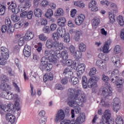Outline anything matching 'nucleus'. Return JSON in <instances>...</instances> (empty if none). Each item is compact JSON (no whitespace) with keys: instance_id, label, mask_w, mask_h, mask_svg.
<instances>
[{"instance_id":"nucleus-1","label":"nucleus","mask_w":124,"mask_h":124,"mask_svg":"<svg viewBox=\"0 0 124 124\" xmlns=\"http://www.w3.org/2000/svg\"><path fill=\"white\" fill-rule=\"evenodd\" d=\"M119 70L115 69L112 71L110 76V79L112 83H115L117 88H121L124 83V80L118 77Z\"/></svg>"},{"instance_id":"nucleus-2","label":"nucleus","mask_w":124,"mask_h":124,"mask_svg":"<svg viewBox=\"0 0 124 124\" xmlns=\"http://www.w3.org/2000/svg\"><path fill=\"white\" fill-rule=\"evenodd\" d=\"M101 95L103 97H102L101 102L100 104H101L104 107H108L109 104L106 103V99H108L109 96L112 95V90H111V88H104Z\"/></svg>"},{"instance_id":"nucleus-3","label":"nucleus","mask_w":124,"mask_h":124,"mask_svg":"<svg viewBox=\"0 0 124 124\" xmlns=\"http://www.w3.org/2000/svg\"><path fill=\"white\" fill-rule=\"evenodd\" d=\"M1 55H0V64L5 65L6 60L9 58V51L5 46H2L0 48Z\"/></svg>"},{"instance_id":"nucleus-4","label":"nucleus","mask_w":124,"mask_h":124,"mask_svg":"<svg viewBox=\"0 0 124 124\" xmlns=\"http://www.w3.org/2000/svg\"><path fill=\"white\" fill-rule=\"evenodd\" d=\"M0 80L1 84L0 85V91L1 90H4L10 89V87L11 86L6 83V82H8L9 80L7 76L4 75H1Z\"/></svg>"},{"instance_id":"nucleus-5","label":"nucleus","mask_w":124,"mask_h":124,"mask_svg":"<svg viewBox=\"0 0 124 124\" xmlns=\"http://www.w3.org/2000/svg\"><path fill=\"white\" fill-rule=\"evenodd\" d=\"M11 86H10V89H5L4 90H0L1 92L0 96L3 98H7L9 100H11V99H15V96H17V94H13V93H11V92H9V91H11Z\"/></svg>"},{"instance_id":"nucleus-6","label":"nucleus","mask_w":124,"mask_h":124,"mask_svg":"<svg viewBox=\"0 0 124 124\" xmlns=\"http://www.w3.org/2000/svg\"><path fill=\"white\" fill-rule=\"evenodd\" d=\"M81 92L82 91L79 89L76 90L75 89L70 88L68 91L69 97H70L73 99H77V98L81 93Z\"/></svg>"},{"instance_id":"nucleus-7","label":"nucleus","mask_w":124,"mask_h":124,"mask_svg":"<svg viewBox=\"0 0 124 124\" xmlns=\"http://www.w3.org/2000/svg\"><path fill=\"white\" fill-rule=\"evenodd\" d=\"M64 118H65L64 111L62 109H61L58 110L57 113L55 115L54 120L56 123H60V122H62V121L64 119Z\"/></svg>"},{"instance_id":"nucleus-8","label":"nucleus","mask_w":124,"mask_h":124,"mask_svg":"<svg viewBox=\"0 0 124 124\" xmlns=\"http://www.w3.org/2000/svg\"><path fill=\"white\" fill-rule=\"evenodd\" d=\"M66 19L64 17H60L57 20V24L60 27L58 28L57 31H66L65 29L62 27L65 26Z\"/></svg>"},{"instance_id":"nucleus-9","label":"nucleus","mask_w":124,"mask_h":124,"mask_svg":"<svg viewBox=\"0 0 124 124\" xmlns=\"http://www.w3.org/2000/svg\"><path fill=\"white\" fill-rule=\"evenodd\" d=\"M0 108L3 110L4 112L10 113L11 111L14 110V105L12 104L5 105L0 103Z\"/></svg>"},{"instance_id":"nucleus-10","label":"nucleus","mask_w":124,"mask_h":124,"mask_svg":"<svg viewBox=\"0 0 124 124\" xmlns=\"http://www.w3.org/2000/svg\"><path fill=\"white\" fill-rule=\"evenodd\" d=\"M99 81V78L97 77L96 76H94L91 77L88 80V87L90 89L94 87L96 85V82Z\"/></svg>"},{"instance_id":"nucleus-11","label":"nucleus","mask_w":124,"mask_h":124,"mask_svg":"<svg viewBox=\"0 0 124 124\" xmlns=\"http://www.w3.org/2000/svg\"><path fill=\"white\" fill-rule=\"evenodd\" d=\"M86 19V16L84 14L79 15L78 16H76L75 19V23L77 26H81L84 21Z\"/></svg>"},{"instance_id":"nucleus-12","label":"nucleus","mask_w":124,"mask_h":124,"mask_svg":"<svg viewBox=\"0 0 124 124\" xmlns=\"http://www.w3.org/2000/svg\"><path fill=\"white\" fill-rule=\"evenodd\" d=\"M86 69V66H85V64L81 63L78 66L77 75L79 79H81L82 77V74L85 72V70Z\"/></svg>"},{"instance_id":"nucleus-13","label":"nucleus","mask_w":124,"mask_h":124,"mask_svg":"<svg viewBox=\"0 0 124 124\" xmlns=\"http://www.w3.org/2000/svg\"><path fill=\"white\" fill-rule=\"evenodd\" d=\"M120 107L121 102L120 101V99H119V98H114L113 99V108L116 113H118V111L120 110Z\"/></svg>"},{"instance_id":"nucleus-14","label":"nucleus","mask_w":124,"mask_h":124,"mask_svg":"<svg viewBox=\"0 0 124 124\" xmlns=\"http://www.w3.org/2000/svg\"><path fill=\"white\" fill-rule=\"evenodd\" d=\"M111 111L109 109H107L105 110L104 115H102V118L99 124L102 123V120H104V122L108 121L110 120L111 116Z\"/></svg>"},{"instance_id":"nucleus-15","label":"nucleus","mask_w":124,"mask_h":124,"mask_svg":"<svg viewBox=\"0 0 124 124\" xmlns=\"http://www.w3.org/2000/svg\"><path fill=\"white\" fill-rule=\"evenodd\" d=\"M65 31L55 32L53 33L52 38L54 41H57L60 39V37H64Z\"/></svg>"},{"instance_id":"nucleus-16","label":"nucleus","mask_w":124,"mask_h":124,"mask_svg":"<svg viewBox=\"0 0 124 124\" xmlns=\"http://www.w3.org/2000/svg\"><path fill=\"white\" fill-rule=\"evenodd\" d=\"M5 118L8 122H9L12 124H15V122H16V117L10 112L6 114Z\"/></svg>"},{"instance_id":"nucleus-17","label":"nucleus","mask_w":124,"mask_h":124,"mask_svg":"<svg viewBox=\"0 0 124 124\" xmlns=\"http://www.w3.org/2000/svg\"><path fill=\"white\" fill-rule=\"evenodd\" d=\"M68 100V105L70 107H73V106L79 104V103L78 102V101H79V98L78 97L77 98V99H73L72 98L69 97Z\"/></svg>"},{"instance_id":"nucleus-18","label":"nucleus","mask_w":124,"mask_h":124,"mask_svg":"<svg viewBox=\"0 0 124 124\" xmlns=\"http://www.w3.org/2000/svg\"><path fill=\"white\" fill-rule=\"evenodd\" d=\"M10 10H11L13 13L18 14L20 12V9L17 7L16 4L12 3L8 7Z\"/></svg>"},{"instance_id":"nucleus-19","label":"nucleus","mask_w":124,"mask_h":124,"mask_svg":"<svg viewBox=\"0 0 124 124\" xmlns=\"http://www.w3.org/2000/svg\"><path fill=\"white\" fill-rule=\"evenodd\" d=\"M85 113H82V114L80 115V116L77 118L74 123V124H83V123L85 122Z\"/></svg>"},{"instance_id":"nucleus-20","label":"nucleus","mask_w":124,"mask_h":124,"mask_svg":"<svg viewBox=\"0 0 124 124\" xmlns=\"http://www.w3.org/2000/svg\"><path fill=\"white\" fill-rule=\"evenodd\" d=\"M111 41L108 40L107 42H106L105 45L103 47V52L105 54H107V53L109 52V46L111 45Z\"/></svg>"},{"instance_id":"nucleus-21","label":"nucleus","mask_w":124,"mask_h":124,"mask_svg":"<svg viewBox=\"0 0 124 124\" xmlns=\"http://www.w3.org/2000/svg\"><path fill=\"white\" fill-rule=\"evenodd\" d=\"M75 111L76 114H79V113L81 112V108H80V107H79L78 106H75L74 109L71 110V113L72 115L71 117L73 119L75 117Z\"/></svg>"},{"instance_id":"nucleus-22","label":"nucleus","mask_w":124,"mask_h":124,"mask_svg":"<svg viewBox=\"0 0 124 124\" xmlns=\"http://www.w3.org/2000/svg\"><path fill=\"white\" fill-rule=\"evenodd\" d=\"M99 24H100V19L96 17H95L94 19L92 20V25L93 29H96V27Z\"/></svg>"},{"instance_id":"nucleus-23","label":"nucleus","mask_w":124,"mask_h":124,"mask_svg":"<svg viewBox=\"0 0 124 124\" xmlns=\"http://www.w3.org/2000/svg\"><path fill=\"white\" fill-rule=\"evenodd\" d=\"M54 79V74L53 73H50L48 75L44 76V81L46 82L47 81H52Z\"/></svg>"},{"instance_id":"nucleus-24","label":"nucleus","mask_w":124,"mask_h":124,"mask_svg":"<svg viewBox=\"0 0 124 124\" xmlns=\"http://www.w3.org/2000/svg\"><path fill=\"white\" fill-rule=\"evenodd\" d=\"M78 98L79 99V101H78V106H82V105L86 102V95H85V94H82L81 95L80 98L78 97Z\"/></svg>"},{"instance_id":"nucleus-25","label":"nucleus","mask_w":124,"mask_h":124,"mask_svg":"<svg viewBox=\"0 0 124 124\" xmlns=\"http://www.w3.org/2000/svg\"><path fill=\"white\" fill-rule=\"evenodd\" d=\"M116 17V15L114 14V13L111 12H108V18H109V22L111 24H114L116 21V19L115 17Z\"/></svg>"},{"instance_id":"nucleus-26","label":"nucleus","mask_w":124,"mask_h":124,"mask_svg":"<svg viewBox=\"0 0 124 124\" xmlns=\"http://www.w3.org/2000/svg\"><path fill=\"white\" fill-rule=\"evenodd\" d=\"M73 33H74L75 36H74V39H75L76 41L77 42H78V41H80V37L82 36V34H83V33L81 31H74L72 32Z\"/></svg>"},{"instance_id":"nucleus-27","label":"nucleus","mask_w":124,"mask_h":124,"mask_svg":"<svg viewBox=\"0 0 124 124\" xmlns=\"http://www.w3.org/2000/svg\"><path fill=\"white\" fill-rule=\"evenodd\" d=\"M53 46L56 48H59V50H62L63 49V44L59 42V40H56L53 42Z\"/></svg>"},{"instance_id":"nucleus-28","label":"nucleus","mask_w":124,"mask_h":124,"mask_svg":"<svg viewBox=\"0 0 124 124\" xmlns=\"http://www.w3.org/2000/svg\"><path fill=\"white\" fill-rule=\"evenodd\" d=\"M111 62L114 63V65L117 67L120 65V58L114 56L111 58Z\"/></svg>"},{"instance_id":"nucleus-29","label":"nucleus","mask_w":124,"mask_h":124,"mask_svg":"<svg viewBox=\"0 0 124 124\" xmlns=\"http://www.w3.org/2000/svg\"><path fill=\"white\" fill-rule=\"evenodd\" d=\"M25 39L26 40H31L32 39L33 37H34V34L32 33V32L27 31L25 35Z\"/></svg>"},{"instance_id":"nucleus-30","label":"nucleus","mask_w":124,"mask_h":124,"mask_svg":"<svg viewBox=\"0 0 124 124\" xmlns=\"http://www.w3.org/2000/svg\"><path fill=\"white\" fill-rule=\"evenodd\" d=\"M16 38H19L20 37L18 41L19 46H23L25 43V38L23 37V36L19 34H17L16 36Z\"/></svg>"},{"instance_id":"nucleus-31","label":"nucleus","mask_w":124,"mask_h":124,"mask_svg":"<svg viewBox=\"0 0 124 124\" xmlns=\"http://www.w3.org/2000/svg\"><path fill=\"white\" fill-rule=\"evenodd\" d=\"M42 10L40 8H36L34 10V14L35 17L40 18L42 16Z\"/></svg>"},{"instance_id":"nucleus-32","label":"nucleus","mask_w":124,"mask_h":124,"mask_svg":"<svg viewBox=\"0 0 124 124\" xmlns=\"http://www.w3.org/2000/svg\"><path fill=\"white\" fill-rule=\"evenodd\" d=\"M50 56H48V60L50 62H53V63H58L59 62V60L54 57V54H50Z\"/></svg>"},{"instance_id":"nucleus-33","label":"nucleus","mask_w":124,"mask_h":124,"mask_svg":"<svg viewBox=\"0 0 124 124\" xmlns=\"http://www.w3.org/2000/svg\"><path fill=\"white\" fill-rule=\"evenodd\" d=\"M31 5V2H30V1L28 0H26L24 4V6L23 7H22L21 11H25L26 9H29Z\"/></svg>"},{"instance_id":"nucleus-34","label":"nucleus","mask_w":124,"mask_h":124,"mask_svg":"<svg viewBox=\"0 0 124 124\" xmlns=\"http://www.w3.org/2000/svg\"><path fill=\"white\" fill-rule=\"evenodd\" d=\"M46 46L48 49H51L54 47V42L52 40L48 39L46 41Z\"/></svg>"},{"instance_id":"nucleus-35","label":"nucleus","mask_w":124,"mask_h":124,"mask_svg":"<svg viewBox=\"0 0 124 124\" xmlns=\"http://www.w3.org/2000/svg\"><path fill=\"white\" fill-rule=\"evenodd\" d=\"M79 80H81V79H79V78L78 77V78L72 77L70 79V82H71L73 85H75L78 84V82H79Z\"/></svg>"},{"instance_id":"nucleus-36","label":"nucleus","mask_w":124,"mask_h":124,"mask_svg":"<svg viewBox=\"0 0 124 124\" xmlns=\"http://www.w3.org/2000/svg\"><path fill=\"white\" fill-rule=\"evenodd\" d=\"M50 53H51V54H54L55 56H56L58 59L62 58V53H61V51L59 50H56L55 51H54V50H51L50 51Z\"/></svg>"},{"instance_id":"nucleus-37","label":"nucleus","mask_w":124,"mask_h":124,"mask_svg":"<svg viewBox=\"0 0 124 124\" xmlns=\"http://www.w3.org/2000/svg\"><path fill=\"white\" fill-rule=\"evenodd\" d=\"M82 83L83 88H84V89H87V88H88V80L87 79V77L85 76L82 77Z\"/></svg>"},{"instance_id":"nucleus-38","label":"nucleus","mask_w":124,"mask_h":124,"mask_svg":"<svg viewBox=\"0 0 124 124\" xmlns=\"http://www.w3.org/2000/svg\"><path fill=\"white\" fill-rule=\"evenodd\" d=\"M102 123H100L99 124H115V121L114 119H111L109 118V119H108V121L105 120L104 121V120H102Z\"/></svg>"},{"instance_id":"nucleus-39","label":"nucleus","mask_w":124,"mask_h":124,"mask_svg":"<svg viewBox=\"0 0 124 124\" xmlns=\"http://www.w3.org/2000/svg\"><path fill=\"white\" fill-rule=\"evenodd\" d=\"M70 41V36L69 33L67 32H65V35L64 36V42L65 43H69V42Z\"/></svg>"},{"instance_id":"nucleus-40","label":"nucleus","mask_w":124,"mask_h":124,"mask_svg":"<svg viewBox=\"0 0 124 124\" xmlns=\"http://www.w3.org/2000/svg\"><path fill=\"white\" fill-rule=\"evenodd\" d=\"M79 49L81 52H85L87 49V46H86V45L84 44V43H80L79 45Z\"/></svg>"},{"instance_id":"nucleus-41","label":"nucleus","mask_w":124,"mask_h":124,"mask_svg":"<svg viewBox=\"0 0 124 124\" xmlns=\"http://www.w3.org/2000/svg\"><path fill=\"white\" fill-rule=\"evenodd\" d=\"M117 22L120 25V26H124V17L122 16H119L117 18Z\"/></svg>"},{"instance_id":"nucleus-42","label":"nucleus","mask_w":124,"mask_h":124,"mask_svg":"<svg viewBox=\"0 0 124 124\" xmlns=\"http://www.w3.org/2000/svg\"><path fill=\"white\" fill-rule=\"evenodd\" d=\"M61 57L63 61H66L68 59V53L66 51H62L61 53Z\"/></svg>"},{"instance_id":"nucleus-43","label":"nucleus","mask_w":124,"mask_h":124,"mask_svg":"<svg viewBox=\"0 0 124 124\" xmlns=\"http://www.w3.org/2000/svg\"><path fill=\"white\" fill-rule=\"evenodd\" d=\"M11 19L14 23H17V22L20 21V16L16 15H13L11 16Z\"/></svg>"},{"instance_id":"nucleus-44","label":"nucleus","mask_w":124,"mask_h":124,"mask_svg":"<svg viewBox=\"0 0 124 124\" xmlns=\"http://www.w3.org/2000/svg\"><path fill=\"white\" fill-rule=\"evenodd\" d=\"M74 4L76 6H78V7H80V8H84V7L85 6V4H84V3L81 1L74 2Z\"/></svg>"},{"instance_id":"nucleus-45","label":"nucleus","mask_w":124,"mask_h":124,"mask_svg":"<svg viewBox=\"0 0 124 124\" xmlns=\"http://www.w3.org/2000/svg\"><path fill=\"white\" fill-rule=\"evenodd\" d=\"M53 15H54L53 10L51 9H48L46 13V18H50Z\"/></svg>"},{"instance_id":"nucleus-46","label":"nucleus","mask_w":124,"mask_h":124,"mask_svg":"<svg viewBox=\"0 0 124 124\" xmlns=\"http://www.w3.org/2000/svg\"><path fill=\"white\" fill-rule=\"evenodd\" d=\"M115 122L116 124H124V120L121 116H118L116 119Z\"/></svg>"},{"instance_id":"nucleus-47","label":"nucleus","mask_w":124,"mask_h":124,"mask_svg":"<svg viewBox=\"0 0 124 124\" xmlns=\"http://www.w3.org/2000/svg\"><path fill=\"white\" fill-rule=\"evenodd\" d=\"M63 15V10L59 8L55 13V16H62Z\"/></svg>"},{"instance_id":"nucleus-48","label":"nucleus","mask_w":124,"mask_h":124,"mask_svg":"<svg viewBox=\"0 0 124 124\" xmlns=\"http://www.w3.org/2000/svg\"><path fill=\"white\" fill-rule=\"evenodd\" d=\"M49 59L46 57H43L41 60V63L42 64H48Z\"/></svg>"},{"instance_id":"nucleus-49","label":"nucleus","mask_w":124,"mask_h":124,"mask_svg":"<svg viewBox=\"0 0 124 124\" xmlns=\"http://www.w3.org/2000/svg\"><path fill=\"white\" fill-rule=\"evenodd\" d=\"M1 31H12L11 30H10V27H8L6 25H3L1 28Z\"/></svg>"},{"instance_id":"nucleus-50","label":"nucleus","mask_w":124,"mask_h":124,"mask_svg":"<svg viewBox=\"0 0 124 124\" xmlns=\"http://www.w3.org/2000/svg\"><path fill=\"white\" fill-rule=\"evenodd\" d=\"M96 65L99 68H101V67H103V62L101 60H98L96 61Z\"/></svg>"},{"instance_id":"nucleus-51","label":"nucleus","mask_w":124,"mask_h":124,"mask_svg":"<svg viewBox=\"0 0 124 124\" xmlns=\"http://www.w3.org/2000/svg\"><path fill=\"white\" fill-rule=\"evenodd\" d=\"M74 55L77 59H81L82 58V52L81 51H77L74 53Z\"/></svg>"},{"instance_id":"nucleus-52","label":"nucleus","mask_w":124,"mask_h":124,"mask_svg":"<svg viewBox=\"0 0 124 124\" xmlns=\"http://www.w3.org/2000/svg\"><path fill=\"white\" fill-rule=\"evenodd\" d=\"M6 7L5 6L1 5L0 6V15H4L5 13V9Z\"/></svg>"},{"instance_id":"nucleus-53","label":"nucleus","mask_w":124,"mask_h":124,"mask_svg":"<svg viewBox=\"0 0 124 124\" xmlns=\"http://www.w3.org/2000/svg\"><path fill=\"white\" fill-rule=\"evenodd\" d=\"M5 23L6 26L10 29V26L12 24V22H11V20H10V18L8 17L6 18Z\"/></svg>"},{"instance_id":"nucleus-54","label":"nucleus","mask_w":124,"mask_h":124,"mask_svg":"<svg viewBox=\"0 0 124 124\" xmlns=\"http://www.w3.org/2000/svg\"><path fill=\"white\" fill-rule=\"evenodd\" d=\"M38 45L39 46H35V48H37V51L40 53L42 51V44L41 43H38Z\"/></svg>"},{"instance_id":"nucleus-55","label":"nucleus","mask_w":124,"mask_h":124,"mask_svg":"<svg viewBox=\"0 0 124 124\" xmlns=\"http://www.w3.org/2000/svg\"><path fill=\"white\" fill-rule=\"evenodd\" d=\"M7 71L8 73H9V75H10V76H15V72L12 71V69H11V68L8 67L7 69Z\"/></svg>"},{"instance_id":"nucleus-56","label":"nucleus","mask_w":124,"mask_h":124,"mask_svg":"<svg viewBox=\"0 0 124 124\" xmlns=\"http://www.w3.org/2000/svg\"><path fill=\"white\" fill-rule=\"evenodd\" d=\"M96 74V68H93L91 69L89 72V76H93V75H95Z\"/></svg>"},{"instance_id":"nucleus-57","label":"nucleus","mask_w":124,"mask_h":124,"mask_svg":"<svg viewBox=\"0 0 124 124\" xmlns=\"http://www.w3.org/2000/svg\"><path fill=\"white\" fill-rule=\"evenodd\" d=\"M39 38L40 40L42 41H46V40L47 39V37L44 34H41L39 35Z\"/></svg>"},{"instance_id":"nucleus-58","label":"nucleus","mask_w":124,"mask_h":124,"mask_svg":"<svg viewBox=\"0 0 124 124\" xmlns=\"http://www.w3.org/2000/svg\"><path fill=\"white\" fill-rule=\"evenodd\" d=\"M47 119L44 117L41 118L39 120V124H46Z\"/></svg>"},{"instance_id":"nucleus-59","label":"nucleus","mask_w":124,"mask_h":124,"mask_svg":"<svg viewBox=\"0 0 124 124\" xmlns=\"http://www.w3.org/2000/svg\"><path fill=\"white\" fill-rule=\"evenodd\" d=\"M122 49H121V46H120L117 45L114 48V52L116 53V54H119V53H121V51Z\"/></svg>"},{"instance_id":"nucleus-60","label":"nucleus","mask_w":124,"mask_h":124,"mask_svg":"<svg viewBox=\"0 0 124 124\" xmlns=\"http://www.w3.org/2000/svg\"><path fill=\"white\" fill-rule=\"evenodd\" d=\"M77 14V10L75 9H72L71 11V17H72V18H74V17H75V16L76 15V14Z\"/></svg>"},{"instance_id":"nucleus-61","label":"nucleus","mask_w":124,"mask_h":124,"mask_svg":"<svg viewBox=\"0 0 124 124\" xmlns=\"http://www.w3.org/2000/svg\"><path fill=\"white\" fill-rule=\"evenodd\" d=\"M40 23L42 26H45L48 24V21L46 18H42L40 20Z\"/></svg>"},{"instance_id":"nucleus-62","label":"nucleus","mask_w":124,"mask_h":124,"mask_svg":"<svg viewBox=\"0 0 124 124\" xmlns=\"http://www.w3.org/2000/svg\"><path fill=\"white\" fill-rule=\"evenodd\" d=\"M96 5V1L94 0H92L89 3V8H91L93 6H95Z\"/></svg>"},{"instance_id":"nucleus-63","label":"nucleus","mask_w":124,"mask_h":124,"mask_svg":"<svg viewBox=\"0 0 124 124\" xmlns=\"http://www.w3.org/2000/svg\"><path fill=\"white\" fill-rule=\"evenodd\" d=\"M56 89L57 90H60L61 91L64 89V86L62 85L61 84H57L55 86Z\"/></svg>"},{"instance_id":"nucleus-64","label":"nucleus","mask_w":124,"mask_h":124,"mask_svg":"<svg viewBox=\"0 0 124 124\" xmlns=\"http://www.w3.org/2000/svg\"><path fill=\"white\" fill-rule=\"evenodd\" d=\"M70 123H71L70 120L65 119L61 122L60 124H70Z\"/></svg>"}]
</instances>
